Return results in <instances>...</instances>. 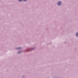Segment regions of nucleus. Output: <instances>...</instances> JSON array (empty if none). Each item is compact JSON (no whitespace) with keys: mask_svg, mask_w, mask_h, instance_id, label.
I'll list each match as a JSON object with an SVG mask.
<instances>
[{"mask_svg":"<svg viewBox=\"0 0 78 78\" xmlns=\"http://www.w3.org/2000/svg\"><path fill=\"white\" fill-rule=\"evenodd\" d=\"M61 4V2H58V5H60Z\"/></svg>","mask_w":78,"mask_h":78,"instance_id":"obj_1","label":"nucleus"},{"mask_svg":"<svg viewBox=\"0 0 78 78\" xmlns=\"http://www.w3.org/2000/svg\"><path fill=\"white\" fill-rule=\"evenodd\" d=\"M27 0H24V1H26Z\"/></svg>","mask_w":78,"mask_h":78,"instance_id":"obj_6","label":"nucleus"},{"mask_svg":"<svg viewBox=\"0 0 78 78\" xmlns=\"http://www.w3.org/2000/svg\"><path fill=\"white\" fill-rule=\"evenodd\" d=\"M20 2H21L22 1V0H19Z\"/></svg>","mask_w":78,"mask_h":78,"instance_id":"obj_4","label":"nucleus"},{"mask_svg":"<svg viewBox=\"0 0 78 78\" xmlns=\"http://www.w3.org/2000/svg\"><path fill=\"white\" fill-rule=\"evenodd\" d=\"M76 36H78V33H77L76 34Z\"/></svg>","mask_w":78,"mask_h":78,"instance_id":"obj_2","label":"nucleus"},{"mask_svg":"<svg viewBox=\"0 0 78 78\" xmlns=\"http://www.w3.org/2000/svg\"><path fill=\"white\" fill-rule=\"evenodd\" d=\"M19 49H20V48H18Z\"/></svg>","mask_w":78,"mask_h":78,"instance_id":"obj_5","label":"nucleus"},{"mask_svg":"<svg viewBox=\"0 0 78 78\" xmlns=\"http://www.w3.org/2000/svg\"><path fill=\"white\" fill-rule=\"evenodd\" d=\"M20 52H21V51H19L18 52V53H20Z\"/></svg>","mask_w":78,"mask_h":78,"instance_id":"obj_3","label":"nucleus"}]
</instances>
